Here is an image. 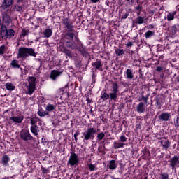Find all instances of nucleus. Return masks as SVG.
<instances>
[{
    "mask_svg": "<svg viewBox=\"0 0 179 179\" xmlns=\"http://www.w3.org/2000/svg\"><path fill=\"white\" fill-rule=\"evenodd\" d=\"M37 52L34 48H20L17 54V58L26 59L28 57H37Z\"/></svg>",
    "mask_w": 179,
    "mask_h": 179,
    "instance_id": "obj_1",
    "label": "nucleus"
},
{
    "mask_svg": "<svg viewBox=\"0 0 179 179\" xmlns=\"http://www.w3.org/2000/svg\"><path fill=\"white\" fill-rule=\"evenodd\" d=\"M96 134H97V130H96V129L93 127L87 129V131L82 133L83 142H85V141H93L94 139V135H96Z\"/></svg>",
    "mask_w": 179,
    "mask_h": 179,
    "instance_id": "obj_2",
    "label": "nucleus"
},
{
    "mask_svg": "<svg viewBox=\"0 0 179 179\" xmlns=\"http://www.w3.org/2000/svg\"><path fill=\"white\" fill-rule=\"evenodd\" d=\"M36 77H29L28 78V85L27 86V89L28 90V94L31 96L33 93H34V90H36Z\"/></svg>",
    "mask_w": 179,
    "mask_h": 179,
    "instance_id": "obj_3",
    "label": "nucleus"
},
{
    "mask_svg": "<svg viewBox=\"0 0 179 179\" xmlns=\"http://www.w3.org/2000/svg\"><path fill=\"white\" fill-rule=\"evenodd\" d=\"M70 166H78L79 164V157L76 153L72 152L69 158L68 161Z\"/></svg>",
    "mask_w": 179,
    "mask_h": 179,
    "instance_id": "obj_4",
    "label": "nucleus"
},
{
    "mask_svg": "<svg viewBox=\"0 0 179 179\" xmlns=\"http://www.w3.org/2000/svg\"><path fill=\"white\" fill-rule=\"evenodd\" d=\"M20 138L22 141H31L33 137L31 134H30V131L29 130H22L20 132Z\"/></svg>",
    "mask_w": 179,
    "mask_h": 179,
    "instance_id": "obj_5",
    "label": "nucleus"
},
{
    "mask_svg": "<svg viewBox=\"0 0 179 179\" xmlns=\"http://www.w3.org/2000/svg\"><path fill=\"white\" fill-rule=\"evenodd\" d=\"M1 15L3 23H10V16L6 12H9V9H1Z\"/></svg>",
    "mask_w": 179,
    "mask_h": 179,
    "instance_id": "obj_6",
    "label": "nucleus"
},
{
    "mask_svg": "<svg viewBox=\"0 0 179 179\" xmlns=\"http://www.w3.org/2000/svg\"><path fill=\"white\" fill-rule=\"evenodd\" d=\"M170 166L172 170H176V167H179V157L174 156L170 161Z\"/></svg>",
    "mask_w": 179,
    "mask_h": 179,
    "instance_id": "obj_7",
    "label": "nucleus"
},
{
    "mask_svg": "<svg viewBox=\"0 0 179 179\" xmlns=\"http://www.w3.org/2000/svg\"><path fill=\"white\" fill-rule=\"evenodd\" d=\"M171 117V114L170 113H162L159 117V120L161 121H169Z\"/></svg>",
    "mask_w": 179,
    "mask_h": 179,
    "instance_id": "obj_8",
    "label": "nucleus"
},
{
    "mask_svg": "<svg viewBox=\"0 0 179 179\" xmlns=\"http://www.w3.org/2000/svg\"><path fill=\"white\" fill-rule=\"evenodd\" d=\"M24 117L23 116H13L10 118L13 122L15 124H22Z\"/></svg>",
    "mask_w": 179,
    "mask_h": 179,
    "instance_id": "obj_9",
    "label": "nucleus"
},
{
    "mask_svg": "<svg viewBox=\"0 0 179 179\" xmlns=\"http://www.w3.org/2000/svg\"><path fill=\"white\" fill-rule=\"evenodd\" d=\"M62 23H63V24H64V26H66V29H68V30H72V29H73V25L72 24V22H71L68 19L62 20Z\"/></svg>",
    "mask_w": 179,
    "mask_h": 179,
    "instance_id": "obj_10",
    "label": "nucleus"
},
{
    "mask_svg": "<svg viewBox=\"0 0 179 179\" xmlns=\"http://www.w3.org/2000/svg\"><path fill=\"white\" fill-rule=\"evenodd\" d=\"M1 37H2V38H3V40H6V38H8V29H6V26L1 25Z\"/></svg>",
    "mask_w": 179,
    "mask_h": 179,
    "instance_id": "obj_11",
    "label": "nucleus"
},
{
    "mask_svg": "<svg viewBox=\"0 0 179 179\" xmlns=\"http://www.w3.org/2000/svg\"><path fill=\"white\" fill-rule=\"evenodd\" d=\"M76 50H78V51H80L83 55H87V52L86 51V49L85 47H83V45L82 43L79 42L78 43V46L77 45V48Z\"/></svg>",
    "mask_w": 179,
    "mask_h": 179,
    "instance_id": "obj_12",
    "label": "nucleus"
},
{
    "mask_svg": "<svg viewBox=\"0 0 179 179\" xmlns=\"http://www.w3.org/2000/svg\"><path fill=\"white\" fill-rule=\"evenodd\" d=\"M5 87L6 90H8V92H13L16 89V85L12 83H6L5 84Z\"/></svg>",
    "mask_w": 179,
    "mask_h": 179,
    "instance_id": "obj_13",
    "label": "nucleus"
},
{
    "mask_svg": "<svg viewBox=\"0 0 179 179\" xmlns=\"http://www.w3.org/2000/svg\"><path fill=\"white\" fill-rule=\"evenodd\" d=\"M136 110L137 112L139 113L140 114H142L145 112V103L143 102H140L137 106H136Z\"/></svg>",
    "mask_w": 179,
    "mask_h": 179,
    "instance_id": "obj_14",
    "label": "nucleus"
},
{
    "mask_svg": "<svg viewBox=\"0 0 179 179\" xmlns=\"http://www.w3.org/2000/svg\"><path fill=\"white\" fill-rule=\"evenodd\" d=\"M160 142L164 149H169V148H170V141H169V139L162 138Z\"/></svg>",
    "mask_w": 179,
    "mask_h": 179,
    "instance_id": "obj_15",
    "label": "nucleus"
},
{
    "mask_svg": "<svg viewBox=\"0 0 179 179\" xmlns=\"http://www.w3.org/2000/svg\"><path fill=\"white\" fill-rule=\"evenodd\" d=\"M12 3H13V0H4L3 2L1 10L2 9H9V6H11Z\"/></svg>",
    "mask_w": 179,
    "mask_h": 179,
    "instance_id": "obj_16",
    "label": "nucleus"
},
{
    "mask_svg": "<svg viewBox=\"0 0 179 179\" xmlns=\"http://www.w3.org/2000/svg\"><path fill=\"white\" fill-rule=\"evenodd\" d=\"M43 34L45 38H50L51 36H52V29H46L43 31Z\"/></svg>",
    "mask_w": 179,
    "mask_h": 179,
    "instance_id": "obj_17",
    "label": "nucleus"
},
{
    "mask_svg": "<svg viewBox=\"0 0 179 179\" xmlns=\"http://www.w3.org/2000/svg\"><path fill=\"white\" fill-rule=\"evenodd\" d=\"M31 132L35 135V136H37L38 135V133L40 132V130L38 129V126L34 125L31 126L30 127Z\"/></svg>",
    "mask_w": 179,
    "mask_h": 179,
    "instance_id": "obj_18",
    "label": "nucleus"
},
{
    "mask_svg": "<svg viewBox=\"0 0 179 179\" xmlns=\"http://www.w3.org/2000/svg\"><path fill=\"white\" fill-rule=\"evenodd\" d=\"M59 75H61V73L57 70H53L51 72L50 74V78L51 79H52L53 80H55V79H57L58 78V76H59Z\"/></svg>",
    "mask_w": 179,
    "mask_h": 179,
    "instance_id": "obj_19",
    "label": "nucleus"
},
{
    "mask_svg": "<svg viewBox=\"0 0 179 179\" xmlns=\"http://www.w3.org/2000/svg\"><path fill=\"white\" fill-rule=\"evenodd\" d=\"M108 166L110 170H115V169H117V163H115V160L114 159L110 160Z\"/></svg>",
    "mask_w": 179,
    "mask_h": 179,
    "instance_id": "obj_20",
    "label": "nucleus"
},
{
    "mask_svg": "<svg viewBox=\"0 0 179 179\" xmlns=\"http://www.w3.org/2000/svg\"><path fill=\"white\" fill-rule=\"evenodd\" d=\"M109 99L111 101H117V99H118V94L116 92L109 93Z\"/></svg>",
    "mask_w": 179,
    "mask_h": 179,
    "instance_id": "obj_21",
    "label": "nucleus"
},
{
    "mask_svg": "<svg viewBox=\"0 0 179 179\" xmlns=\"http://www.w3.org/2000/svg\"><path fill=\"white\" fill-rule=\"evenodd\" d=\"M9 160H10V159L9 158V156L6 155L3 156L1 162L3 166H9V164H8Z\"/></svg>",
    "mask_w": 179,
    "mask_h": 179,
    "instance_id": "obj_22",
    "label": "nucleus"
},
{
    "mask_svg": "<svg viewBox=\"0 0 179 179\" xmlns=\"http://www.w3.org/2000/svg\"><path fill=\"white\" fill-rule=\"evenodd\" d=\"M125 74H126L127 79H134V73H132V70L128 69L126 71Z\"/></svg>",
    "mask_w": 179,
    "mask_h": 179,
    "instance_id": "obj_23",
    "label": "nucleus"
},
{
    "mask_svg": "<svg viewBox=\"0 0 179 179\" xmlns=\"http://www.w3.org/2000/svg\"><path fill=\"white\" fill-rule=\"evenodd\" d=\"M176 13H177L176 11H173L172 13H169V14L167 15V20L169 22H170L171 20H174V16H176Z\"/></svg>",
    "mask_w": 179,
    "mask_h": 179,
    "instance_id": "obj_24",
    "label": "nucleus"
},
{
    "mask_svg": "<svg viewBox=\"0 0 179 179\" xmlns=\"http://www.w3.org/2000/svg\"><path fill=\"white\" fill-rule=\"evenodd\" d=\"M92 66H94L96 69H100V66H101V60L96 59L95 62L92 64Z\"/></svg>",
    "mask_w": 179,
    "mask_h": 179,
    "instance_id": "obj_25",
    "label": "nucleus"
},
{
    "mask_svg": "<svg viewBox=\"0 0 179 179\" xmlns=\"http://www.w3.org/2000/svg\"><path fill=\"white\" fill-rule=\"evenodd\" d=\"M55 108H57V107L55 105L48 103L45 108V110H46V111L51 112V111H54V110H55Z\"/></svg>",
    "mask_w": 179,
    "mask_h": 179,
    "instance_id": "obj_26",
    "label": "nucleus"
},
{
    "mask_svg": "<svg viewBox=\"0 0 179 179\" xmlns=\"http://www.w3.org/2000/svg\"><path fill=\"white\" fill-rule=\"evenodd\" d=\"M136 23H137V24H143V23H145V17L141 16L137 17Z\"/></svg>",
    "mask_w": 179,
    "mask_h": 179,
    "instance_id": "obj_27",
    "label": "nucleus"
},
{
    "mask_svg": "<svg viewBox=\"0 0 179 179\" xmlns=\"http://www.w3.org/2000/svg\"><path fill=\"white\" fill-rule=\"evenodd\" d=\"M37 114L39 117H45V115H48V112L43 110V109H39Z\"/></svg>",
    "mask_w": 179,
    "mask_h": 179,
    "instance_id": "obj_28",
    "label": "nucleus"
},
{
    "mask_svg": "<svg viewBox=\"0 0 179 179\" xmlns=\"http://www.w3.org/2000/svg\"><path fill=\"white\" fill-rule=\"evenodd\" d=\"M124 146H125V143H120V142H117V141L114 142V148L115 149H120V148H124Z\"/></svg>",
    "mask_w": 179,
    "mask_h": 179,
    "instance_id": "obj_29",
    "label": "nucleus"
},
{
    "mask_svg": "<svg viewBox=\"0 0 179 179\" xmlns=\"http://www.w3.org/2000/svg\"><path fill=\"white\" fill-rule=\"evenodd\" d=\"M66 46L71 50H76V48H78V45L75 43H67Z\"/></svg>",
    "mask_w": 179,
    "mask_h": 179,
    "instance_id": "obj_30",
    "label": "nucleus"
},
{
    "mask_svg": "<svg viewBox=\"0 0 179 179\" xmlns=\"http://www.w3.org/2000/svg\"><path fill=\"white\" fill-rule=\"evenodd\" d=\"M10 65L13 66V68H20V65H19V62L17 60H13Z\"/></svg>",
    "mask_w": 179,
    "mask_h": 179,
    "instance_id": "obj_31",
    "label": "nucleus"
},
{
    "mask_svg": "<svg viewBox=\"0 0 179 179\" xmlns=\"http://www.w3.org/2000/svg\"><path fill=\"white\" fill-rule=\"evenodd\" d=\"M112 90H113L112 93H117V94H118L120 90H118V84L117 83H114L113 85Z\"/></svg>",
    "mask_w": 179,
    "mask_h": 179,
    "instance_id": "obj_32",
    "label": "nucleus"
},
{
    "mask_svg": "<svg viewBox=\"0 0 179 179\" xmlns=\"http://www.w3.org/2000/svg\"><path fill=\"white\" fill-rule=\"evenodd\" d=\"M101 99L105 101V100H108L110 99V94H107L106 92H102Z\"/></svg>",
    "mask_w": 179,
    "mask_h": 179,
    "instance_id": "obj_33",
    "label": "nucleus"
},
{
    "mask_svg": "<svg viewBox=\"0 0 179 179\" xmlns=\"http://www.w3.org/2000/svg\"><path fill=\"white\" fill-rule=\"evenodd\" d=\"M88 170H90V171H96L97 166H96V164H90L88 165Z\"/></svg>",
    "mask_w": 179,
    "mask_h": 179,
    "instance_id": "obj_34",
    "label": "nucleus"
},
{
    "mask_svg": "<svg viewBox=\"0 0 179 179\" xmlns=\"http://www.w3.org/2000/svg\"><path fill=\"white\" fill-rule=\"evenodd\" d=\"M152 36H155V31H148L145 34V38H150Z\"/></svg>",
    "mask_w": 179,
    "mask_h": 179,
    "instance_id": "obj_35",
    "label": "nucleus"
},
{
    "mask_svg": "<svg viewBox=\"0 0 179 179\" xmlns=\"http://www.w3.org/2000/svg\"><path fill=\"white\" fill-rule=\"evenodd\" d=\"M66 36L73 40V37H75V32H72L71 31V29H69L68 32L66 34Z\"/></svg>",
    "mask_w": 179,
    "mask_h": 179,
    "instance_id": "obj_36",
    "label": "nucleus"
},
{
    "mask_svg": "<svg viewBox=\"0 0 179 179\" xmlns=\"http://www.w3.org/2000/svg\"><path fill=\"white\" fill-rule=\"evenodd\" d=\"M15 36V30L13 29H9L8 30V37H9V38H12V37Z\"/></svg>",
    "mask_w": 179,
    "mask_h": 179,
    "instance_id": "obj_37",
    "label": "nucleus"
},
{
    "mask_svg": "<svg viewBox=\"0 0 179 179\" xmlns=\"http://www.w3.org/2000/svg\"><path fill=\"white\" fill-rule=\"evenodd\" d=\"M115 54L117 57H121V55H124V49H117L115 50Z\"/></svg>",
    "mask_w": 179,
    "mask_h": 179,
    "instance_id": "obj_38",
    "label": "nucleus"
},
{
    "mask_svg": "<svg viewBox=\"0 0 179 179\" xmlns=\"http://www.w3.org/2000/svg\"><path fill=\"white\" fill-rule=\"evenodd\" d=\"M106 136V134L103 133V132H101V133H99L97 134V140L98 141H102V139Z\"/></svg>",
    "mask_w": 179,
    "mask_h": 179,
    "instance_id": "obj_39",
    "label": "nucleus"
},
{
    "mask_svg": "<svg viewBox=\"0 0 179 179\" xmlns=\"http://www.w3.org/2000/svg\"><path fill=\"white\" fill-rule=\"evenodd\" d=\"M160 178L161 179H170V178H169V173H167L166 172L161 173Z\"/></svg>",
    "mask_w": 179,
    "mask_h": 179,
    "instance_id": "obj_40",
    "label": "nucleus"
},
{
    "mask_svg": "<svg viewBox=\"0 0 179 179\" xmlns=\"http://www.w3.org/2000/svg\"><path fill=\"white\" fill-rule=\"evenodd\" d=\"M64 54H66V55H67V57H69V58H72V52H71V50L65 49L64 50Z\"/></svg>",
    "mask_w": 179,
    "mask_h": 179,
    "instance_id": "obj_41",
    "label": "nucleus"
},
{
    "mask_svg": "<svg viewBox=\"0 0 179 179\" xmlns=\"http://www.w3.org/2000/svg\"><path fill=\"white\" fill-rule=\"evenodd\" d=\"M14 10H16V12H22V10H23V8L20 6L16 5L14 6Z\"/></svg>",
    "mask_w": 179,
    "mask_h": 179,
    "instance_id": "obj_42",
    "label": "nucleus"
},
{
    "mask_svg": "<svg viewBox=\"0 0 179 179\" xmlns=\"http://www.w3.org/2000/svg\"><path fill=\"white\" fill-rule=\"evenodd\" d=\"M30 121L32 127H34V125H37V121H36L34 118H31Z\"/></svg>",
    "mask_w": 179,
    "mask_h": 179,
    "instance_id": "obj_43",
    "label": "nucleus"
},
{
    "mask_svg": "<svg viewBox=\"0 0 179 179\" xmlns=\"http://www.w3.org/2000/svg\"><path fill=\"white\" fill-rule=\"evenodd\" d=\"M127 138L124 135L120 137V142H127Z\"/></svg>",
    "mask_w": 179,
    "mask_h": 179,
    "instance_id": "obj_44",
    "label": "nucleus"
},
{
    "mask_svg": "<svg viewBox=\"0 0 179 179\" xmlns=\"http://www.w3.org/2000/svg\"><path fill=\"white\" fill-rule=\"evenodd\" d=\"M5 52V46L2 45L0 47V55H2Z\"/></svg>",
    "mask_w": 179,
    "mask_h": 179,
    "instance_id": "obj_45",
    "label": "nucleus"
},
{
    "mask_svg": "<svg viewBox=\"0 0 179 179\" xmlns=\"http://www.w3.org/2000/svg\"><path fill=\"white\" fill-rule=\"evenodd\" d=\"M171 30H172V34H177V28L173 27L171 28Z\"/></svg>",
    "mask_w": 179,
    "mask_h": 179,
    "instance_id": "obj_46",
    "label": "nucleus"
},
{
    "mask_svg": "<svg viewBox=\"0 0 179 179\" xmlns=\"http://www.w3.org/2000/svg\"><path fill=\"white\" fill-rule=\"evenodd\" d=\"M129 16V13H126L124 15L122 16V19H127Z\"/></svg>",
    "mask_w": 179,
    "mask_h": 179,
    "instance_id": "obj_47",
    "label": "nucleus"
},
{
    "mask_svg": "<svg viewBox=\"0 0 179 179\" xmlns=\"http://www.w3.org/2000/svg\"><path fill=\"white\" fill-rule=\"evenodd\" d=\"M157 72H162L163 71V67L162 66H157L156 69Z\"/></svg>",
    "mask_w": 179,
    "mask_h": 179,
    "instance_id": "obj_48",
    "label": "nucleus"
},
{
    "mask_svg": "<svg viewBox=\"0 0 179 179\" xmlns=\"http://www.w3.org/2000/svg\"><path fill=\"white\" fill-rule=\"evenodd\" d=\"M79 135V131L76 132V134H74V138H75V141H78V136Z\"/></svg>",
    "mask_w": 179,
    "mask_h": 179,
    "instance_id": "obj_49",
    "label": "nucleus"
},
{
    "mask_svg": "<svg viewBox=\"0 0 179 179\" xmlns=\"http://www.w3.org/2000/svg\"><path fill=\"white\" fill-rule=\"evenodd\" d=\"M142 99L145 103V104H148V97H145L144 96H143Z\"/></svg>",
    "mask_w": 179,
    "mask_h": 179,
    "instance_id": "obj_50",
    "label": "nucleus"
},
{
    "mask_svg": "<svg viewBox=\"0 0 179 179\" xmlns=\"http://www.w3.org/2000/svg\"><path fill=\"white\" fill-rule=\"evenodd\" d=\"M126 45L127 47H132V45H134V43H132V42H128Z\"/></svg>",
    "mask_w": 179,
    "mask_h": 179,
    "instance_id": "obj_51",
    "label": "nucleus"
},
{
    "mask_svg": "<svg viewBox=\"0 0 179 179\" xmlns=\"http://www.w3.org/2000/svg\"><path fill=\"white\" fill-rule=\"evenodd\" d=\"M147 27H148V29H154V28H155V26H154L153 24H150V25H148Z\"/></svg>",
    "mask_w": 179,
    "mask_h": 179,
    "instance_id": "obj_52",
    "label": "nucleus"
},
{
    "mask_svg": "<svg viewBox=\"0 0 179 179\" xmlns=\"http://www.w3.org/2000/svg\"><path fill=\"white\" fill-rule=\"evenodd\" d=\"M178 121H179V118L177 117V118H176V122H175V124H176V125H177L178 127H179Z\"/></svg>",
    "mask_w": 179,
    "mask_h": 179,
    "instance_id": "obj_53",
    "label": "nucleus"
},
{
    "mask_svg": "<svg viewBox=\"0 0 179 179\" xmlns=\"http://www.w3.org/2000/svg\"><path fill=\"white\" fill-rule=\"evenodd\" d=\"M136 128L137 129H141V128H142V126H141V124H136Z\"/></svg>",
    "mask_w": 179,
    "mask_h": 179,
    "instance_id": "obj_54",
    "label": "nucleus"
},
{
    "mask_svg": "<svg viewBox=\"0 0 179 179\" xmlns=\"http://www.w3.org/2000/svg\"><path fill=\"white\" fill-rule=\"evenodd\" d=\"M99 1H100V0H91V2H92V3H97V2H99Z\"/></svg>",
    "mask_w": 179,
    "mask_h": 179,
    "instance_id": "obj_55",
    "label": "nucleus"
},
{
    "mask_svg": "<svg viewBox=\"0 0 179 179\" xmlns=\"http://www.w3.org/2000/svg\"><path fill=\"white\" fill-rule=\"evenodd\" d=\"M27 34V32L26 31H23L22 36L24 37Z\"/></svg>",
    "mask_w": 179,
    "mask_h": 179,
    "instance_id": "obj_56",
    "label": "nucleus"
},
{
    "mask_svg": "<svg viewBox=\"0 0 179 179\" xmlns=\"http://www.w3.org/2000/svg\"><path fill=\"white\" fill-rule=\"evenodd\" d=\"M42 142H44V138H42Z\"/></svg>",
    "mask_w": 179,
    "mask_h": 179,
    "instance_id": "obj_57",
    "label": "nucleus"
},
{
    "mask_svg": "<svg viewBox=\"0 0 179 179\" xmlns=\"http://www.w3.org/2000/svg\"><path fill=\"white\" fill-rule=\"evenodd\" d=\"M127 1H129V0H127Z\"/></svg>",
    "mask_w": 179,
    "mask_h": 179,
    "instance_id": "obj_58",
    "label": "nucleus"
}]
</instances>
